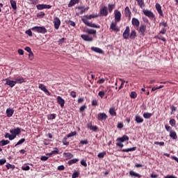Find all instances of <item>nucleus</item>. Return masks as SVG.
Instances as JSON below:
<instances>
[{
    "label": "nucleus",
    "mask_w": 178,
    "mask_h": 178,
    "mask_svg": "<svg viewBox=\"0 0 178 178\" xmlns=\"http://www.w3.org/2000/svg\"><path fill=\"white\" fill-rule=\"evenodd\" d=\"M33 31H36V33H40L42 34H45L47 33V29L44 26H34L32 28Z\"/></svg>",
    "instance_id": "1"
},
{
    "label": "nucleus",
    "mask_w": 178,
    "mask_h": 178,
    "mask_svg": "<svg viewBox=\"0 0 178 178\" xmlns=\"http://www.w3.org/2000/svg\"><path fill=\"white\" fill-rule=\"evenodd\" d=\"M114 15L115 22L119 23V22H120V19H122V13H120V11L118 10H115Z\"/></svg>",
    "instance_id": "2"
},
{
    "label": "nucleus",
    "mask_w": 178,
    "mask_h": 178,
    "mask_svg": "<svg viewBox=\"0 0 178 178\" xmlns=\"http://www.w3.org/2000/svg\"><path fill=\"white\" fill-rule=\"evenodd\" d=\"M145 31H147V25L141 24L138 30L140 35L144 37L145 35Z\"/></svg>",
    "instance_id": "3"
},
{
    "label": "nucleus",
    "mask_w": 178,
    "mask_h": 178,
    "mask_svg": "<svg viewBox=\"0 0 178 178\" xmlns=\"http://www.w3.org/2000/svg\"><path fill=\"white\" fill-rule=\"evenodd\" d=\"M36 8L38 10H42V9H51L52 6L48 4H38Z\"/></svg>",
    "instance_id": "4"
},
{
    "label": "nucleus",
    "mask_w": 178,
    "mask_h": 178,
    "mask_svg": "<svg viewBox=\"0 0 178 178\" xmlns=\"http://www.w3.org/2000/svg\"><path fill=\"white\" fill-rule=\"evenodd\" d=\"M143 12L145 16H147V17H155L154 13L149 10L143 9Z\"/></svg>",
    "instance_id": "5"
},
{
    "label": "nucleus",
    "mask_w": 178,
    "mask_h": 178,
    "mask_svg": "<svg viewBox=\"0 0 178 178\" xmlns=\"http://www.w3.org/2000/svg\"><path fill=\"white\" fill-rule=\"evenodd\" d=\"M54 28L56 29V30L59 29V26H60V19L57 17H56L54 19Z\"/></svg>",
    "instance_id": "6"
},
{
    "label": "nucleus",
    "mask_w": 178,
    "mask_h": 178,
    "mask_svg": "<svg viewBox=\"0 0 178 178\" xmlns=\"http://www.w3.org/2000/svg\"><path fill=\"white\" fill-rule=\"evenodd\" d=\"M129 35H130V27L127 26L124 32L122 34V37L123 38H124V40H127Z\"/></svg>",
    "instance_id": "7"
},
{
    "label": "nucleus",
    "mask_w": 178,
    "mask_h": 178,
    "mask_svg": "<svg viewBox=\"0 0 178 178\" xmlns=\"http://www.w3.org/2000/svg\"><path fill=\"white\" fill-rule=\"evenodd\" d=\"M98 120L102 121V120H106L108 119V115L105 113H100L97 115Z\"/></svg>",
    "instance_id": "8"
},
{
    "label": "nucleus",
    "mask_w": 178,
    "mask_h": 178,
    "mask_svg": "<svg viewBox=\"0 0 178 178\" xmlns=\"http://www.w3.org/2000/svg\"><path fill=\"white\" fill-rule=\"evenodd\" d=\"M4 81H6V85L9 86L13 88V87H15L16 86V82L15 81H11L8 79H4Z\"/></svg>",
    "instance_id": "9"
},
{
    "label": "nucleus",
    "mask_w": 178,
    "mask_h": 178,
    "mask_svg": "<svg viewBox=\"0 0 178 178\" xmlns=\"http://www.w3.org/2000/svg\"><path fill=\"white\" fill-rule=\"evenodd\" d=\"M100 16H108V7L104 6L100 9Z\"/></svg>",
    "instance_id": "10"
},
{
    "label": "nucleus",
    "mask_w": 178,
    "mask_h": 178,
    "mask_svg": "<svg viewBox=\"0 0 178 178\" xmlns=\"http://www.w3.org/2000/svg\"><path fill=\"white\" fill-rule=\"evenodd\" d=\"M81 37L84 41H88V42H91V41H93L94 40L92 37H90L88 35H81Z\"/></svg>",
    "instance_id": "11"
},
{
    "label": "nucleus",
    "mask_w": 178,
    "mask_h": 178,
    "mask_svg": "<svg viewBox=\"0 0 178 178\" xmlns=\"http://www.w3.org/2000/svg\"><path fill=\"white\" fill-rule=\"evenodd\" d=\"M110 29H111V30H113V31H116V32L120 31V29L119 28H118V26H117V22H113L111 24Z\"/></svg>",
    "instance_id": "12"
},
{
    "label": "nucleus",
    "mask_w": 178,
    "mask_h": 178,
    "mask_svg": "<svg viewBox=\"0 0 178 178\" xmlns=\"http://www.w3.org/2000/svg\"><path fill=\"white\" fill-rule=\"evenodd\" d=\"M10 133H11V134H15V136H19L21 133L20 128L17 127L16 129H10Z\"/></svg>",
    "instance_id": "13"
},
{
    "label": "nucleus",
    "mask_w": 178,
    "mask_h": 178,
    "mask_svg": "<svg viewBox=\"0 0 178 178\" xmlns=\"http://www.w3.org/2000/svg\"><path fill=\"white\" fill-rule=\"evenodd\" d=\"M57 102L60 105L61 108L65 106V99H63L60 96L57 97Z\"/></svg>",
    "instance_id": "14"
},
{
    "label": "nucleus",
    "mask_w": 178,
    "mask_h": 178,
    "mask_svg": "<svg viewBox=\"0 0 178 178\" xmlns=\"http://www.w3.org/2000/svg\"><path fill=\"white\" fill-rule=\"evenodd\" d=\"M39 88L42 90V91H44V92H46V94H48V95H51V93H49V91L48 89H47V87L44 84H40Z\"/></svg>",
    "instance_id": "15"
},
{
    "label": "nucleus",
    "mask_w": 178,
    "mask_h": 178,
    "mask_svg": "<svg viewBox=\"0 0 178 178\" xmlns=\"http://www.w3.org/2000/svg\"><path fill=\"white\" fill-rule=\"evenodd\" d=\"M156 9L160 16H163V13L162 12V7L161 6V4L158 3H156Z\"/></svg>",
    "instance_id": "16"
},
{
    "label": "nucleus",
    "mask_w": 178,
    "mask_h": 178,
    "mask_svg": "<svg viewBox=\"0 0 178 178\" xmlns=\"http://www.w3.org/2000/svg\"><path fill=\"white\" fill-rule=\"evenodd\" d=\"M13 113H15V110H13V108L6 109V115L8 118H12V116H13Z\"/></svg>",
    "instance_id": "17"
},
{
    "label": "nucleus",
    "mask_w": 178,
    "mask_h": 178,
    "mask_svg": "<svg viewBox=\"0 0 178 178\" xmlns=\"http://www.w3.org/2000/svg\"><path fill=\"white\" fill-rule=\"evenodd\" d=\"M124 15L127 16V17H131V11L130 10V8L129 6H127L124 10Z\"/></svg>",
    "instance_id": "18"
},
{
    "label": "nucleus",
    "mask_w": 178,
    "mask_h": 178,
    "mask_svg": "<svg viewBox=\"0 0 178 178\" xmlns=\"http://www.w3.org/2000/svg\"><path fill=\"white\" fill-rule=\"evenodd\" d=\"M131 23L135 27H138L140 26V21L137 18H132Z\"/></svg>",
    "instance_id": "19"
},
{
    "label": "nucleus",
    "mask_w": 178,
    "mask_h": 178,
    "mask_svg": "<svg viewBox=\"0 0 178 178\" xmlns=\"http://www.w3.org/2000/svg\"><path fill=\"white\" fill-rule=\"evenodd\" d=\"M17 83L19 84H22V83H26V79L22 76H18L15 79V84H17Z\"/></svg>",
    "instance_id": "20"
},
{
    "label": "nucleus",
    "mask_w": 178,
    "mask_h": 178,
    "mask_svg": "<svg viewBox=\"0 0 178 178\" xmlns=\"http://www.w3.org/2000/svg\"><path fill=\"white\" fill-rule=\"evenodd\" d=\"M91 50L97 54H104V50L101 49L99 47H91Z\"/></svg>",
    "instance_id": "21"
},
{
    "label": "nucleus",
    "mask_w": 178,
    "mask_h": 178,
    "mask_svg": "<svg viewBox=\"0 0 178 178\" xmlns=\"http://www.w3.org/2000/svg\"><path fill=\"white\" fill-rule=\"evenodd\" d=\"M117 141H120L121 143H124V141H129V136L124 135L121 138H118Z\"/></svg>",
    "instance_id": "22"
},
{
    "label": "nucleus",
    "mask_w": 178,
    "mask_h": 178,
    "mask_svg": "<svg viewBox=\"0 0 178 178\" xmlns=\"http://www.w3.org/2000/svg\"><path fill=\"white\" fill-rule=\"evenodd\" d=\"M10 3L11 5V8L13 10H17V5L16 4V1L14 0H10Z\"/></svg>",
    "instance_id": "23"
},
{
    "label": "nucleus",
    "mask_w": 178,
    "mask_h": 178,
    "mask_svg": "<svg viewBox=\"0 0 178 178\" xmlns=\"http://www.w3.org/2000/svg\"><path fill=\"white\" fill-rule=\"evenodd\" d=\"M170 137L173 140H177V134H176V131H170Z\"/></svg>",
    "instance_id": "24"
},
{
    "label": "nucleus",
    "mask_w": 178,
    "mask_h": 178,
    "mask_svg": "<svg viewBox=\"0 0 178 178\" xmlns=\"http://www.w3.org/2000/svg\"><path fill=\"white\" fill-rule=\"evenodd\" d=\"M129 175L130 176H131L132 177H138V178H140L141 177V175L134 172V171H130L129 172Z\"/></svg>",
    "instance_id": "25"
},
{
    "label": "nucleus",
    "mask_w": 178,
    "mask_h": 178,
    "mask_svg": "<svg viewBox=\"0 0 178 178\" xmlns=\"http://www.w3.org/2000/svg\"><path fill=\"white\" fill-rule=\"evenodd\" d=\"M63 156L66 159H72V158H73V154L72 153L70 152H64L63 153Z\"/></svg>",
    "instance_id": "26"
},
{
    "label": "nucleus",
    "mask_w": 178,
    "mask_h": 178,
    "mask_svg": "<svg viewBox=\"0 0 178 178\" xmlns=\"http://www.w3.org/2000/svg\"><path fill=\"white\" fill-rule=\"evenodd\" d=\"M88 129L92 130V131H97V130H98V127H97V126H93L91 123L88 124Z\"/></svg>",
    "instance_id": "27"
},
{
    "label": "nucleus",
    "mask_w": 178,
    "mask_h": 178,
    "mask_svg": "<svg viewBox=\"0 0 178 178\" xmlns=\"http://www.w3.org/2000/svg\"><path fill=\"white\" fill-rule=\"evenodd\" d=\"M79 0H70L69 4H68V8H72V6H74L76 3H79Z\"/></svg>",
    "instance_id": "28"
},
{
    "label": "nucleus",
    "mask_w": 178,
    "mask_h": 178,
    "mask_svg": "<svg viewBox=\"0 0 178 178\" xmlns=\"http://www.w3.org/2000/svg\"><path fill=\"white\" fill-rule=\"evenodd\" d=\"M138 2V5L141 8V9H144L145 8V4L144 3V1L143 0H136Z\"/></svg>",
    "instance_id": "29"
},
{
    "label": "nucleus",
    "mask_w": 178,
    "mask_h": 178,
    "mask_svg": "<svg viewBox=\"0 0 178 178\" xmlns=\"http://www.w3.org/2000/svg\"><path fill=\"white\" fill-rule=\"evenodd\" d=\"M10 141L8 140H2L0 141V145L1 147H5V145H8V144H10Z\"/></svg>",
    "instance_id": "30"
},
{
    "label": "nucleus",
    "mask_w": 178,
    "mask_h": 178,
    "mask_svg": "<svg viewBox=\"0 0 178 178\" xmlns=\"http://www.w3.org/2000/svg\"><path fill=\"white\" fill-rule=\"evenodd\" d=\"M135 121L136 123H143V122H144V119L140 117V115H136Z\"/></svg>",
    "instance_id": "31"
},
{
    "label": "nucleus",
    "mask_w": 178,
    "mask_h": 178,
    "mask_svg": "<svg viewBox=\"0 0 178 178\" xmlns=\"http://www.w3.org/2000/svg\"><path fill=\"white\" fill-rule=\"evenodd\" d=\"M82 22L86 25V26H90V24L91 22H88V19L87 18V17L85 15L82 18Z\"/></svg>",
    "instance_id": "32"
},
{
    "label": "nucleus",
    "mask_w": 178,
    "mask_h": 178,
    "mask_svg": "<svg viewBox=\"0 0 178 178\" xmlns=\"http://www.w3.org/2000/svg\"><path fill=\"white\" fill-rule=\"evenodd\" d=\"M137 35V33L136 32L135 30L131 31L130 35H129V38H131V40H134V38H136Z\"/></svg>",
    "instance_id": "33"
},
{
    "label": "nucleus",
    "mask_w": 178,
    "mask_h": 178,
    "mask_svg": "<svg viewBox=\"0 0 178 178\" xmlns=\"http://www.w3.org/2000/svg\"><path fill=\"white\" fill-rule=\"evenodd\" d=\"M136 149H137L136 147H134L128 149H123L122 152H130L136 151Z\"/></svg>",
    "instance_id": "34"
},
{
    "label": "nucleus",
    "mask_w": 178,
    "mask_h": 178,
    "mask_svg": "<svg viewBox=\"0 0 178 178\" xmlns=\"http://www.w3.org/2000/svg\"><path fill=\"white\" fill-rule=\"evenodd\" d=\"M109 113L111 116H116V111L115 110V107H112L109 109Z\"/></svg>",
    "instance_id": "35"
},
{
    "label": "nucleus",
    "mask_w": 178,
    "mask_h": 178,
    "mask_svg": "<svg viewBox=\"0 0 178 178\" xmlns=\"http://www.w3.org/2000/svg\"><path fill=\"white\" fill-rule=\"evenodd\" d=\"M79 159H73L68 161V165H73V163H77Z\"/></svg>",
    "instance_id": "36"
},
{
    "label": "nucleus",
    "mask_w": 178,
    "mask_h": 178,
    "mask_svg": "<svg viewBox=\"0 0 178 178\" xmlns=\"http://www.w3.org/2000/svg\"><path fill=\"white\" fill-rule=\"evenodd\" d=\"M151 116H152V113H143V118H145V119H149V118H151Z\"/></svg>",
    "instance_id": "37"
},
{
    "label": "nucleus",
    "mask_w": 178,
    "mask_h": 178,
    "mask_svg": "<svg viewBox=\"0 0 178 178\" xmlns=\"http://www.w3.org/2000/svg\"><path fill=\"white\" fill-rule=\"evenodd\" d=\"M86 33H88V34H97V31L94 29H88L86 30Z\"/></svg>",
    "instance_id": "38"
},
{
    "label": "nucleus",
    "mask_w": 178,
    "mask_h": 178,
    "mask_svg": "<svg viewBox=\"0 0 178 178\" xmlns=\"http://www.w3.org/2000/svg\"><path fill=\"white\" fill-rule=\"evenodd\" d=\"M77 132L76 131H73L70 133L69 134L67 135V138H70V137H74V136H76Z\"/></svg>",
    "instance_id": "39"
},
{
    "label": "nucleus",
    "mask_w": 178,
    "mask_h": 178,
    "mask_svg": "<svg viewBox=\"0 0 178 178\" xmlns=\"http://www.w3.org/2000/svg\"><path fill=\"white\" fill-rule=\"evenodd\" d=\"M88 19H95V17H98L97 15H85Z\"/></svg>",
    "instance_id": "40"
},
{
    "label": "nucleus",
    "mask_w": 178,
    "mask_h": 178,
    "mask_svg": "<svg viewBox=\"0 0 178 178\" xmlns=\"http://www.w3.org/2000/svg\"><path fill=\"white\" fill-rule=\"evenodd\" d=\"M26 141V139L24 138H22L21 140H19L17 143L15 145V147H17V145H22V144L23 143H24Z\"/></svg>",
    "instance_id": "41"
},
{
    "label": "nucleus",
    "mask_w": 178,
    "mask_h": 178,
    "mask_svg": "<svg viewBox=\"0 0 178 178\" xmlns=\"http://www.w3.org/2000/svg\"><path fill=\"white\" fill-rule=\"evenodd\" d=\"M120 81H122L121 85L120 86V87L118 88V90H122V88H123V86H124V83H126V81H124V79H120Z\"/></svg>",
    "instance_id": "42"
},
{
    "label": "nucleus",
    "mask_w": 178,
    "mask_h": 178,
    "mask_svg": "<svg viewBox=\"0 0 178 178\" xmlns=\"http://www.w3.org/2000/svg\"><path fill=\"white\" fill-rule=\"evenodd\" d=\"M56 115L55 114H50L47 116V118L49 120H54V119H55Z\"/></svg>",
    "instance_id": "43"
},
{
    "label": "nucleus",
    "mask_w": 178,
    "mask_h": 178,
    "mask_svg": "<svg viewBox=\"0 0 178 178\" xmlns=\"http://www.w3.org/2000/svg\"><path fill=\"white\" fill-rule=\"evenodd\" d=\"M88 9H90L89 7H86V8H83L82 10H81V12L79 13L80 15H83V13H86V12H87V10H88Z\"/></svg>",
    "instance_id": "44"
},
{
    "label": "nucleus",
    "mask_w": 178,
    "mask_h": 178,
    "mask_svg": "<svg viewBox=\"0 0 178 178\" xmlns=\"http://www.w3.org/2000/svg\"><path fill=\"white\" fill-rule=\"evenodd\" d=\"M131 98H133L134 99L137 98V92H131L130 95Z\"/></svg>",
    "instance_id": "45"
},
{
    "label": "nucleus",
    "mask_w": 178,
    "mask_h": 178,
    "mask_svg": "<svg viewBox=\"0 0 178 178\" xmlns=\"http://www.w3.org/2000/svg\"><path fill=\"white\" fill-rule=\"evenodd\" d=\"M63 145H69V142L67 141V138L65 137L63 139Z\"/></svg>",
    "instance_id": "46"
},
{
    "label": "nucleus",
    "mask_w": 178,
    "mask_h": 178,
    "mask_svg": "<svg viewBox=\"0 0 178 178\" xmlns=\"http://www.w3.org/2000/svg\"><path fill=\"white\" fill-rule=\"evenodd\" d=\"M170 124L173 127L176 126V120L175 119H171L170 120Z\"/></svg>",
    "instance_id": "47"
},
{
    "label": "nucleus",
    "mask_w": 178,
    "mask_h": 178,
    "mask_svg": "<svg viewBox=\"0 0 178 178\" xmlns=\"http://www.w3.org/2000/svg\"><path fill=\"white\" fill-rule=\"evenodd\" d=\"M88 27H93L94 29H99V26L95 24H92L90 22V24H89V26Z\"/></svg>",
    "instance_id": "48"
},
{
    "label": "nucleus",
    "mask_w": 178,
    "mask_h": 178,
    "mask_svg": "<svg viewBox=\"0 0 178 178\" xmlns=\"http://www.w3.org/2000/svg\"><path fill=\"white\" fill-rule=\"evenodd\" d=\"M106 155V152H100L98 154V158H104Z\"/></svg>",
    "instance_id": "49"
},
{
    "label": "nucleus",
    "mask_w": 178,
    "mask_h": 178,
    "mask_svg": "<svg viewBox=\"0 0 178 178\" xmlns=\"http://www.w3.org/2000/svg\"><path fill=\"white\" fill-rule=\"evenodd\" d=\"M115 9V5L113 4H108V10L109 12H112Z\"/></svg>",
    "instance_id": "50"
},
{
    "label": "nucleus",
    "mask_w": 178,
    "mask_h": 178,
    "mask_svg": "<svg viewBox=\"0 0 178 178\" xmlns=\"http://www.w3.org/2000/svg\"><path fill=\"white\" fill-rule=\"evenodd\" d=\"M98 95L101 98H104V97L105 95V91L104 90H101L100 92H99Z\"/></svg>",
    "instance_id": "51"
},
{
    "label": "nucleus",
    "mask_w": 178,
    "mask_h": 178,
    "mask_svg": "<svg viewBox=\"0 0 178 178\" xmlns=\"http://www.w3.org/2000/svg\"><path fill=\"white\" fill-rule=\"evenodd\" d=\"M6 167L7 168V169H15V165H11L10 163L7 164Z\"/></svg>",
    "instance_id": "52"
},
{
    "label": "nucleus",
    "mask_w": 178,
    "mask_h": 178,
    "mask_svg": "<svg viewBox=\"0 0 178 178\" xmlns=\"http://www.w3.org/2000/svg\"><path fill=\"white\" fill-rule=\"evenodd\" d=\"M37 16H38V17H44V16H45V13L42 11V12L38 13Z\"/></svg>",
    "instance_id": "53"
},
{
    "label": "nucleus",
    "mask_w": 178,
    "mask_h": 178,
    "mask_svg": "<svg viewBox=\"0 0 178 178\" xmlns=\"http://www.w3.org/2000/svg\"><path fill=\"white\" fill-rule=\"evenodd\" d=\"M17 52H18L19 55H24V51H23V49H19L17 50Z\"/></svg>",
    "instance_id": "54"
},
{
    "label": "nucleus",
    "mask_w": 178,
    "mask_h": 178,
    "mask_svg": "<svg viewBox=\"0 0 178 178\" xmlns=\"http://www.w3.org/2000/svg\"><path fill=\"white\" fill-rule=\"evenodd\" d=\"M68 24L70 26H72V27H74V26H76V23L74 22H73V21H69L68 22Z\"/></svg>",
    "instance_id": "55"
},
{
    "label": "nucleus",
    "mask_w": 178,
    "mask_h": 178,
    "mask_svg": "<svg viewBox=\"0 0 178 178\" xmlns=\"http://www.w3.org/2000/svg\"><path fill=\"white\" fill-rule=\"evenodd\" d=\"M5 163H6V159H0V165H5Z\"/></svg>",
    "instance_id": "56"
},
{
    "label": "nucleus",
    "mask_w": 178,
    "mask_h": 178,
    "mask_svg": "<svg viewBox=\"0 0 178 178\" xmlns=\"http://www.w3.org/2000/svg\"><path fill=\"white\" fill-rule=\"evenodd\" d=\"M26 34H27V35H29V37H31V35H33V32H31V30H28L26 31Z\"/></svg>",
    "instance_id": "57"
},
{
    "label": "nucleus",
    "mask_w": 178,
    "mask_h": 178,
    "mask_svg": "<svg viewBox=\"0 0 178 178\" xmlns=\"http://www.w3.org/2000/svg\"><path fill=\"white\" fill-rule=\"evenodd\" d=\"M79 172H75L72 174V178H76L79 176Z\"/></svg>",
    "instance_id": "58"
},
{
    "label": "nucleus",
    "mask_w": 178,
    "mask_h": 178,
    "mask_svg": "<svg viewBox=\"0 0 178 178\" xmlns=\"http://www.w3.org/2000/svg\"><path fill=\"white\" fill-rule=\"evenodd\" d=\"M70 95H71V97H72L73 98H76V97H77V95H76V92H74V91H72V92H70Z\"/></svg>",
    "instance_id": "59"
},
{
    "label": "nucleus",
    "mask_w": 178,
    "mask_h": 178,
    "mask_svg": "<svg viewBox=\"0 0 178 178\" xmlns=\"http://www.w3.org/2000/svg\"><path fill=\"white\" fill-rule=\"evenodd\" d=\"M58 170H65V165H59L58 167Z\"/></svg>",
    "instance_id": "60"
},
{
    "label": "nucleus",
    "mask_w": 178,
    "mask_h": 178,
    "mask_svg": "<svg viewBox=\"0 0 178 178\" xmlns=\"http://www.w3.org/2000/svg\"><path fill=\"white\" fill-rule=\"evenodd\" d=\"M81 164L83 166H85V168H86V166H87V163H86V161H84V160H81Z\"/></svg>",
    "instance_id": "61"
},
{
    "label": "nucleus",
    "mask_w": 178,
    "mask_h": 178,
    "mask_svg": "<svg viewBox=\"0 0 178 178\" xmlns=\"http://www.w3.org/2000/svg\"><path fill=\"white\" fill-rule=\"evenodd\" d=\"M22 170H30V166L26 165L24 167H22Z\"/></svg>",
    "instance_id": "62"
},
{
    "label": "nucleus",
    "mask_w": 178,
    "mask_h": 178,
    "mask_svg": "<svg viewBox=\"0 0 178 178\" xmlns=\"http://www.w3.org/2000/svg\"><path fill=\"white\" fill-rule=\"evenodd\" d=\"M48 158H49L48 156H42L41 158H40V159H41L42 161H47Z\"/></svg>",
    "instance_id": "63"
},
{
    "label": "nucleus",
    "mask_w": 178,
    "mask_h": 178,
    "mask_svg": "<svg viewBox=\"0 0 178 178\" xmlns=\"http://www.w3.org/2000/svg\"><path fill=\"white\" fill-rule=\"evenodd\" d=\"M166 33V29L163 28L162 30L160 31V34H165Z\"/></svg>",
    "instance_id": "64"
}]
</instances>
